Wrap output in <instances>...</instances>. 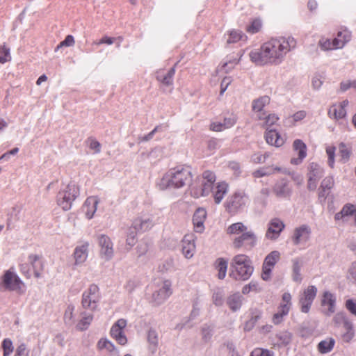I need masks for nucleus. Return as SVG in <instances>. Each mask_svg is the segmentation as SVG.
Wrapping results in <instances>:
<instances>
[{"label": "nucleus", "instance_id": "58", "mask_svg": "<svg viewBox=\"0 0 356 356\" xmlns=\"http://www.w3.org/2000/svg\"><path fill=\"white\" fill-rule=\"evenodd\" d=\"M293 262V280L295 282H300L302 280L300 274L301 265L298 259H294Z\"/></svg>", "mask_w": 356, "mask_h": 356}, {"label": "nucleus", "instance_id": "1", "mask_svg": "<svg viewBox=\"0 0 356 356\" xmlns=\"http://www.w3.org/2000/svg\"><path fill=\"white\" fill-rule=\"evenodd\" d=\"M296 47V40L291 36L272 38L264 42L259 49L249 54L250 60L257 65H279L286 55Z\"/></svg>", "mask_w": 356, "mask_h": 356}, {"label": "nucleus", "instance_id": "24", "mask_svg": "<svg viewBox=\"0 0 356 356\" xmlns=\"http://www.w3.org/2000/svg\"><path fill=\"white\" fill-rule=\"evenodd\" d=\"M293 150L297 152L298 158H292L291 163L294 165H299L307 156V146L301 140L296 139L293 144Z\"/></svg>", "mask_w": 356, "mask_h": 356}, {"label": "nucleus", "instance_id": "47", "mask_svg": "<svg viewBox=\"0 0 356 356\" xmlns=\"http://www.w3.org/2000/svg\"><path fill=\"white\" fill-rule=\"evenodd\" d=\"M335 341L332 338H328L321 341L318 345V350L322 354L330 352L334 346Z\"/></svg>", "mask_w": 356, "mask_h": 356}, {"label": "nucleus", "instance_id": "21", "mask_svg": "<svg viewBox=\"0 0 356 356\" xmlns=\"http://www.w3.org/2000/svg\"><path fill=\"white\" fill-rule=\"evenodd\" d=\"M337 298L334 293L327 291L323 292L321 305L323 308V312L326 316H331L336 311Z\"/></svg>", "mask_w": 356, "mask_h": 356}, {"label": "nucleus", "instance_id": "43", "mask_svg": "<svg viewBox=\"0 0 356 356\" xmlns=\"http://www.w3.org/2000/svg\"><path fill=\"white\" fill-rule=\"evenodd\" d=\"M75 305L72 303H70L67 305V307L64 313V322L66 325H72L75 323L74 318Z\"/></svg>", "mask_w": 356, "mask_h": 356}, {"label": "nucleus", "instance_id": "19", "mask_svg": "<svg viewBox=\"0 0 356 356\" xmlns=\"http://www.w3.org/2000/svg\"><path fill=\"white\" fill-rule=\"evenodd\" d=\"M195 239L196 237L192 234H186L181 242V250L184 256L186 259H191L195 252Z\"/></svg>", "mask_w": 356, "mask_h": 356}, {"label": "nucleus", "instance_id": "12", "mask_svg": "<svg viewBox=\"0 0 356 356\" xmlns=\"http://www.w3.org/2000/svg\"><path fill=\"white\" fill-rule=\"evenodd\" d=\"M172 283L166 280L161 282L160 285L154 291L152 300L157 305L165 302L172 294Z\"/></svg>", "mask_w": 356, "mask_h": 356}, {"label": "nucleus", "instance_id": "11", "mask_svg": "<svg viewBox=\"0 0 356 356\" xmlns=\"http://www.w3.org/2000/svg\"><path fill=\"white\" fill-rule=\"evenodd\" d=\"M324 175V170L316 163H311L307 168V189L314 191L318 183V181Z\"/></svg>", "mask_w": 356, "mask_h": 356}, {"label": "nucleus", "instance_id": "8", "mask_svg": "<svg viewBox=\"0 0 356 356\" xmlns=\"http://www.w3.org/2000/svg\"><path fill=\"white\" fill-rule=\"evenodd\" d=\"M249 202V197L245 192L237 191L228 197L225 207L229 213L236 214L245 209Z\"/></svg>", "mask_w": 356, "mask_h": 356}, {"label": "nucleus", "instance_id": "52", "mask_svg": "<svg viewBox=\"0 0 356 356\" xmlns=\"http://www.w3.org/2000/svg\"><path fill=\"white\" fill-rule=\"evenodd\" d=\"M213 327L211 325L204 324L201 328V335L202 340L207 343L209 342L213 336Z\"/></svg>", "mask_w": 356, "mask_h": 356}, {"label": "nucleus", "instance_id": "22", "mask_svg": "<svg viewBox=\"0 0 356 356\" xmlns=\"http://www.w3.org/2000/svg\"><path fill=\"white\" fill-rule=\"evenodd\" d=\"M348 104V100L344 99L339 104H332L328 110L329 117L337 120L344 118L346 116V108Z\"/></svg>", "mask_w": 356, "mask_h": 356}, {"label": "nucleus", "instance_id": "56", "mask_svg": "<svg viewBox=\"0 0 356 356\" xmlns=\"http://www.w3.org/2000/svg\"><path fill=\"white\" fill-rule=\"evenodd\" d=\"M261 289L257 282L251 281L248 284L245 285L242 289L243 294H248L251 291L258 293L261 291Z\"/></svg>", "mask_w": 356, "mask_h": 356}, {"label": "nucleus", "instance_id": "54", "mask_svg": "<svg viewBox=\"0 0 356 356\" xmlns=\"http://www.w3.org/2000/svg\"><path fill=\"white\" fill-rule=\"evenodd\" d=\"M136 236L137 231L134 229L133 227L129 228L126 239V243L127 245L129 246V250L131 249L136 244L137 241Z\"/></svg>", "mask_w": 356, "mask_h": 356}, {"label": "nucleus", "instance_id": "10", "mask_svg": "<svg viewBox=\"0 0 356 356\" xmlns=\"http://www.w3.org/2000/svg\"><path fill=\"white\" fill-rule=\"evenodd\" d=\"M257 238L254 232L247 229L234 239L232 246L237 250L242 248L250 250L257 245Z\"/></svg>", "mask_w": 356, "mask_h": 356}, {"label": "nucleus", "instance_id": "53", "mask_svg": "<svg viewBox=\"0 0 356 356\" xmlns=\"http://www.w3.org/2000/svg\"><path fill=\"white\" fill-rule=\"evenodd\" d=\"M325 80L323 74L316 73L312 78V87L315 90L321 89Z\"/></svg>", "mask_w": 356, "mask_h": 356}, {"label": "nucleus", "instance_id": "13", "mask_svg": "<svg viewBox=\"0 0 356 356\" xmlns=\"http://www.w3.org/2000/svg\"><path fill=\"white\" fill-rule=\"evenodd\" d=\"M127 322L124 318L118 319L111 327L110 334L119 344L124 346L127 343V338L124 333Z\"/></svg>", "mask_w": 356, "mask_h": 356}, {"label": "nucleus", "instance_id": "9", "mask_svg": "<svg viewBox=\"0 0 356 356\" xmlns=\"http://www.w3.org/2000/svg\"><path fill=\"white\" fill-rule=\"evenodd\" d=\"M317 288L311 285L307 286L298 296V305L302 313L307 314L317 294Z\"/></svg>", "mask_w": 356, "mask_h": 356}, {"label": "nucleus", "instance_id": "57", "mask_svg": "<svg viewBox=\"0 0 356 356\" xmlns=\"http://www.w3.org/2000/svg\"><path fill=\"white\" fill-rule=\"evenodd\" d=\"M318 45L323 51L337 49L333 40L331 41L330 39L322 38L319 40Z\"/></svg>", "mask_w": 356, "mask_h": 356}, {"label": "nucleus", "instance_id": "31", "mask_svg": "<svg viewBox=\"0 0 356 356\" xmlns=\"http://www.w3.org/2000/svg\"><path fill=\"white\" fill-rule=\"evenodd\" d=\"M243 298L239 293L230 294L226 299V304L233 312L238 311L243 305Z\"/></svg>", "mask_w": 356, "mask_h": 356}, {"label": "nucleus", "instance_id": "62", "mask_svg": "<svg viewBox=\"0 0 356 356\" xmlns=\"http://www.w3.org/2000/svg\"><path fill=\"white\" fill-rule=\"evenodd\" d=\"M251 356H274V353L268 349L257 348L252 350Z\"/></svg>", "mask_w": 356, "mask_h": 356}, {"label": "nucleus", "instance_id": "25", "mask_svg": "<svg viewBox=\"0 0 356 356\" xmlns=\"http://www.w3.org/2000/svg\"><path fill=\"white\" fill-rule=\"evenodd\" d=\"M273 192L278 197L286 198L291 195V188L286 179L278 181L273 187Z\"/></svg>", "mask_w": 356, "mask_h": 356}, {"label": "nucleus", "instance_id": "23", "mask_svg": "<svg viewBox=\"0 0 356 356\" xmlns=\"http://www.w3.org/2000/svg\"><path fill=\"white\" fill-rule=\"evenodd\" d=\"M175 74V67H171L168 71L159 70L156 72V80L165 86H172L173 85V77Z\"/></svg>", "mask_w": 356, "mask_h": 356}, {"label": "nucleus", "instance_id": "60", "mask_svg": "<svg viewBox=\"0 0 356 356\" xmlns=\"http://www.w3.org/2000/svg\"><path fill=\"white\" fill-rule=\"evenodd\" d=\"M11 59L10 49L5 45L0 48V63H5Z\"/></svg>", "mask_w": 356, "mask_h": 356}, {"label": "nucleus", "instance_id": "14", "mask_svg": "<svg viewBox=\"0 0 356 356\" xmlns=\"http://www.w3.org/2000/svg\"><path fill=\"white\" fill-rule=\"evenodd\" d=\"M100 257L105 261L111 260L114 254L113 243L109 236L101 234L98 236Z\"/></svg>", "mask_w": 356, "mask_h": 356}, {"label": "nucleus", "instance_id": "50", "mask_svg": "<svg viewBox=\"0 0 356 356\" xmlns=\"http://www.w3.org/2000/svg\"><path fill=\"white\" fill-rule=\"evenodd\" d=\"M247 229V227L243 222H238L230 225L227 229V233L228 234H239Z\"/></svg>", "mask_w": 356, "mask_h": 356}, {"label": "nucleus", "instance_id": "6", "mask_svg": "<svg viewBox=\"0 0 356 356\" xmlns=\"http://www.w3.org/2000/svg\"><path fill=\"white\" fill-rule=\"evenodd\" d=\"M79 195V186L75 183L70 182L58 192L56 197L57 204L64 211H68L71 209L74 201Z\"/></svg>", "mask_w": 356, "mask_h": 356}, {"label": "nucleus", "instance_id": "2", "mask_svg": "<svg viewBox=\"0 0 356 356\" xmlns=\"http://www.w3.org/2000/svg\"><path fill=\"white\" fill-rule=\"evenodd\" d=\"M192 173L188 166L177 165L168 170L162 177L158 186L161 190L181 188L189 185Z\"/></svg>", "mask_w": 356, "mask_h": 356}, {"label": "nucleus", "instance_id": "48", "mask_svg": "<svg viewBox=\"0 0 356 356\" xmlns=\"http://www.w3.org/2000/svg\"><path fill=\"white\" fill-rule=\"evenodd\" d=\"M247 40V36L242 33V31L239 30H232L230 31L228 33V38L227 39V42L228 44L236 43L240 40L245 41Z\"/></svg>", "mask_w": 356, "mask_h": 356}, {"label": "nucleus", "instance_id": "40", "mask_svg": "<svg viewBox=\"0 0 356 356\" xmlns=\"http://www.w3.org/2000/svg\"><path fill=\"white\" fill-rule=\"evenodd\" d=\"M148 349L152 354H154L159 346L158 334L154 330H149L147 333Z\"/></svg>", "mask_w": 356, "mask_h": 356}, {"label": "nucleus", "instance_id": "39", "mask_svg": "<svg viewBox=\"0 0 356 356\" xmlns=\"http://www.w3.org/2000/svg\"><path fill=\"white\" fill-rule=\"evenodd\" d=\"M282 172L283 173H286V170L285 169H282L279 167H267L255 170L253 172V176L256 178L262 177L264 176L270 175L271 174Z\"/></svg>", "mask_w": 356, "mask_h": 356}, {"label": "nucleus", "instance_id": "30", "mask_svg": "<svg viewBox=\"0 0 356 356\" xmlns=\"http://www.w3.org/2000/svg\"><path fill=\"white\" fill-rule=\"evenodd\" d=\"M94 312L83 310L80 313V319L76 324V328L81 331L88 328L94 318Z\"/></svg>", "mask_w": 356, "mask_h": 356}, {"label": "nucleus", "instance_id": "26", "mask_svg": "<svg viewBox=\"0 0 356 356\" xmlns=\"http://www.w3.org/2000/svg\"><path fill=\"white\" fill-rule=\"evenodd\" d=\"M229 186L225 181H220L216 184L213 190L211 191L216 204H219L225 195L228 192Z\"/></svg>", "mask_w": 356, "mask_h": 356}, {"label": "nucleus", "instance_id": "46", "mask_svg": "<svg viewBox=\"0 0 356 356\" xmlns=\"http://www.w3.org/2000/svg\"><path fill=\"white\" fill-rule=\"evenodd\" d=\"M351 152L352 147L350 144L341 143L339 145V154L342 162L346 163L349 160Z\"/></svg>", "mask_w": 356, "mask_h": 356}, {"label": "nucleus", "instance_id": "38", "mask_svg": "<svg viewBox=\"0 0 356 356\" xmlns=\"http://www.w3.org/2000/svg\"><path fill=\"white\" fill-rule=\"evenodd\" d=\"M293 334L288 330H282L276 333V344L278 346H285L289 345L292 340Z\"/></svg>", "mask_w": 356, "mask_h": 356}, {"label": "nucleus", "instance_id": "44", "mask_svg": "<svg viewBox=\"0 0 356 356\" xmlns=\"http://www.w3.org/2000/svg\"><path fill=\"white\" fill-rule=\"evenodd\" d=\"M257 118L258 120L264 121L263 126L270 127L275 124L279 120V118L275 114H266L259 113L257 114Z\"/></svg>", "mask_w": 356, "mask_h": 356}, {"label": "nucleus", "instance_id": "49", "mask_svg": "<svg viewBox=\"0 0 356 356\" xmlns=\"http://www.w3.org/2000/svg\"><path fill=\"white\" fill-rule=\"evenodd\" d=\"M290 309L285 306H279L278 311L276 312L272 318V321L275 325L281 323L284 318L289 313Z\"/></svg>", "mask_w": 356, "mask_h": 356}, {"label": "nucleus", "instance_id": "34", "mask_svg": "<svg viewBox=\"0 0 356 356\" xmlns=\"http://www.w3.org/2000/svg\"><path fill=\"white\" fill-rule=\"evenodd\" d=\"M153 225V222L149 218L136 219L132 224L134 229L141 232H145L149 229Z\"/></svg>", "mask_w": 356, "mask_h": 356}, {"label": "nucleus", "instance_id": "7", "mask_svg": "<svg viewBox=\"0 0 356 356\" xmlns=\"http://www.w3.org/2000/svg\"><path fill=\"white\" fill-rule=\"evenodd\" d=\"M100 300L101 294L99 286L92 284L82 293L81 307L83 310L95 312L98 309Z\"/></svg>", "mask_w": 356, "mask_h": 356}, {"label": "nucleus", "instance_id": "29", "mask_svg": "<svg viewBox=\"0 0 356 356\" xmlns=\"http://www.w3.org/2000/svg\"><path fill=\"white\" fill-rule=\"evenodd\" d=\"M265 138L268 144L277 147H281L284 143V138L275 129H267Z\"/></svg>", "mask_w": 356, "mask_h": 356}, {"label": "nucleus", "instance_id": "16", "mask_svg": "<svg viewBox=\"0 0 356 356\" xmlns=\"http://www.w3.org/2000/svg\"><path fill=\"white\" fill-rule=\"evenodd\" d=\"M280 257V254L278 251L274 250L268 254L264 261L262 266L261 278L268 281L270 279L271 271L276 263Z\"/></svg>", "mask_w": 356, "mask_h": 356}, {"label": "nucleus", "instance_id": "32", "mask_svg": "<svg viewBox=\"0 0 356 356\" xmlns=\"http://www.w3.org/2000/svg\"><path fill=\"white\" fill-rule=\"evenodd\" d=\"M334 181L332 177H325L321 184L318 192L319 198L325 199L330 193V190L334 186Z\"/></svg>", "mask_w": 356, "mask_h": 356}, {"label": "nucleus", "instance_id": "28", "mask_svg": "<svg viewBox=\"0 0 356 356\" xmlns=\"http://www.w3.org/2000/svg\"><path fill=\"white\" fill-rule=\"evenodd\" d=\"M88 243L86 242L76 247L74 252L75 265H81L86 261L88 254Z\"/></svg>", "mask_w": 356, "mask_h": 356}, {"label": "nucleus", "instance_id": "4", "mask_svg": "<svg viewBox=\"0 0 356 356\" xmlns=\"http://www.w3.org/2000/svg\"><path fill=\"white\" fill-rule=\"evenodd\" d=\"M0 291L25 292V285L13 268L6 270L0 277Z\"/></svg>", "mask_w": 356, "mask_h": 356}, {"label": "nucleus", "instance_id": "18", "mask_svg": "<svg viewBox=\"0 0 356 356\" xmlns=\"http://www.w3.org/2000/svg\"><path fill=\"white\" fill-rule=\"evenodd\" d=\"M312 234L311 228L307 225H302L294 229L291 237L293 243L296 245L307 242Z\"/></svg>", "mask_w": 356, "mask_h": 356}, {"label": "nucleus", "instance_id": "33", "mask_svg": "<svg viewBox=\"0 0 356 356\" xmlns=\"http://www.w3.org/2000/svg\"><path fill=\"white\" fill-rule=\"evenodd\" d=\"M351 39V33L346 30L343 29L337 33L336 38L333 39L334 43L337 49L343 48L347 42Z\"/></svg>", "mask_w": 356, "mask_h": 356}, {"label": "nucleus", "instance_id": "35", "mask_svg": "<svg viewBox=\"0 0 356 356\" xmlns=\"http://www.w3.org/2000/svg\"><path fill=\"white\" fill-rule=\"evenodd\" d=\"M29 261L31 264L35 276L38 278L41 276L43 270V263L38 255L31 254L29 257Z\"/></svg>", "mask_w": 356, "mask_h": 356}, {"label": "nucleus", "instance_id": "41", "mask_svg": "<svg viewBox=\"0 0 356 356\" xmlns=\"http://www.w3.org/2000/svg\"><path fill=\"white\" fill-rule=\"evenodd\" d=\"M97 348L100 350H106L109 353H115L116 354L119 353V351L114 343L106 338L100 339L97 343Z\"/></svg>", "mask_w": 356, "mask_h": 356}, {"label": "nucleus", "instance_id": "3", "mask_svg": "<svg viewBox=\"0 0 356 356\" xmlns=\"http://www.w3.org/2000/svg\"><path fill=\"white\" fill-rule=\"evenodd\" d=\"M254 268L250 258L245 254H237L231 262L230 277L236 280H248L252 275Z\"/></svg>", "mask_w": 356, "mask_h": 356}, {"label": "nucleus", "instance_id": "55", "mask_svg": "<svg viewBox=\"0 0 356 356\" xmlns=\"http://www.w3.org/2000/svg\"><path fill=\"white\" fill-rule=\"evenodd\" d=\"M1 347L3 349V356H10L14 350L13 341L9 338H6L3 341Z\"/></svg>", "mask_w": 356, "mask_h": 356}, {"label": "nucleus", "instance_id": "36", "mask_svg": "<svg viewBox=\"0 0 356 356\" xmlns=\"http://www.w3.org/2000/svg\"><path fill=\"white\" fill-rule=\"evenodd\" d=\"M250 314V319L244 324L243 330L245 332H249L253 329L257 322L261 318L262 313L260 310L254 309L251 310Z\"/></svg>", "mask_w": 356, "mask_h": 356}, {"label": "nucleus", "instance_id": "42", "mask_svg": "<svg viewBox=\"0 0 356 356\" xmlns=\"http://www.w3.org/2000/svg\"><path fill=\"white\" fill-rule=\"evenodd\" d=\"M269 102L270 98L268 96L261 97L253 101L252 110L254 112L257 113V114L264 113V112L262 111L263 108H264L265 106L268 104Z\"/></svg>", "mask_w": 356, "mask_h": 356}, {"label": "nucleus", "instance_id": "45", "mask_svg": "<svg viewBox=\"0 0 356 356\" xmlns=\"http://www.w3.org/2000/svg\"><path fill=\"white\" fill-rule=\"evenodd\" d=\"M215 267L218 271V277L220 280H223L227 273V261L223 258H218L216 261Z\"/></svg>", "mask_w": 356, "mask_h": 356}, {"label": "nucleus", "instance_id": "61", "mask_svg": "<svg viewBox=\"0 0 356 356\" xmlns=\"http://www.w3.org/2000/svg\"><path fill=\"white\" fill-rule=\"evenodd\" d=\"M347 278L356 284V261L351 263L348 270Z\"/></svg>", "mask_w": 356, "mask_h": 356}, {"label": "nucleus", "instance_id": "59", "mask_svg": "<svg viewBox=\"0 0 356 356\" xmlns=\"http://www.w3.org/2000/svg\"><path fill=\"white\" fill-rule=\"evenodd\" d=\"M261 26V20L256 19L251 22L250 25L247 26L246 31L251 34H254L259 31Z\"/></svg>", "mask_w": 356, "mask_h": 356}, {"label": "nucleus", "instance_id": "37", "mask_svg": "<svg viewBox=\"0 0 356 356\" xmlns=\"http://www.w3.org/2000/svg\"><path fill=\"white\" fill-rule=\"evenodd\" d=\"M356 210V204L348 203L346 204L340 212L335 214L336 220H346V218L352 216Z\"/></svg>", "mask_w": 356, "mask_h": 356}, {"label": "nucleus", "instance_id": "51", "mask_svg": "<svg viewBox=\"0 0 356 356\" xmlns=\"http://www.w3.org/2000/svg\"><path fill=\"white\" fill-rule=\"evenodd\" d=\"M213 303L217 307H221L225 301V293L222 289H218L212 295Z\"/></svg>", "mask_w": 356, "mask_h": 356}, {"label": "nucleus", "instance_id": "27", "mask_svg": "<svg viewBox=\"0 0 356 356\" xmlns=\"http://www.w3.org/2000/svg\"><path fill=\"white\" fill-rule=\"evenodd\" d=\"M98 204L99 199L96 196H91L86 199L83 206V211L88 219H91L94 216Z\"/></svg>", "mask_w": 356, "mask_h": 356}, {"label": "nucleus", "instance_id": "17", "mask_svg": "<svg viewBox=\"0 0 356 356\" xmlns=\"http://www.w3.org/2000/svg\"><path fill=\"white\" fill-rule=\"evenodd\" d=\"M285 227L284 222L279 218H273L267 225V230L265 234L266 238L275 241L280 236Z\"/></svg>", "mask_w": 356, "mask_h": 356}, {"label": "nucleus", "instance_id": "15", "mask_svg": "<svg viewBox=\"0 0 356 356\" xmlns=\"http://www.w3.org/2000/svg\"><path fill=\"white\" fill-rule=\"evenodd\" d=\"M334 319L337 323H343V327L344 330V332L342 334L343 340L345 342L350 341L355 336L353 323L342 312L337 313L335 315Z\"/></svg>", "mask_w": 356, "mask_h": 356}, {"label": "nucleus", "instance_id": "63", "mask_svg": "<svg viewBox=\"0 0 356 356\" xmlns=\"http://www.w3.org/2000/svg\"><path fill=\"white\" fill-rule=\"evenodd\" d=\"M29 350L27 348V346L24 343H20L19 346H17L15 356H29Z\"/></svg>", "mask_w": 356, "mask_h": 356}, {"label": "nucleus", "instance_id": "64", "mask_svg": "<svg viewBox=\"0 0 356 356\" xmlns=\"http://www.w3.org/2000/svg\"><path fill=\"white\" fill-rule=\"evenodd\" d=\"M350 88H356V80H346L341 81L340 83V90L345 92Z\"/></svg>", "mask_w": 356, "mask_h": 356}, {"label": "nucleus", "instance_id": "5", "mask_svg": "<svg viewBox=\"0 0 356 356\" xmlns=\"http://www.w3.org/2000/svg\"><path fill=\"white\" fill-rule=\"evenodd\" d=\"M216 180V177L213 172L204 171L200 179V186L191 188V195L195 198L209 195L213 190Z\"/></svg>", "mask_w": 356, "mask_h": 356}, {"label": "nucleus", "instance_id": "20", "mask_svg": "<svg viewBox=\"0 0 356 356\" xmlns=\"http://www.w3.org/2000/svg\"><path fill=\"white\" fill-rule=\"evenodd\" d=\"M207 217V210L203 207H199L197 208L193 216V229L194 231L196 233H203L205 227H204V222Z\"/></svg>", "mask_w": 356, "mask_h": 356}]
</instances>
